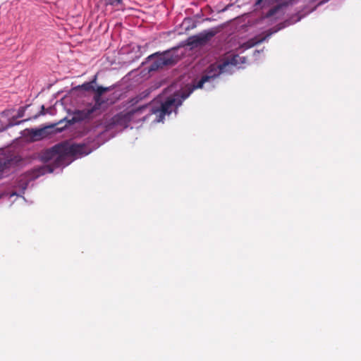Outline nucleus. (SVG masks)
I'll return each mask as SVG.
<instances>
[{"label":"nucleus","instance_id":"nucleus-1","mask_svg":"<svg viewBox=\"0 0 361 361\" xmlns=\"http://www.w3.org/2000/svg\"><path fill=\"white\" fill-rule=\"evenodd\" d=\"M215 75H203L201 79L193 85L192 88L183 92H177L173 95L168 97L164 101L159 102L156 101L149 106V112L151 114L155 115L154 121L156 122H163L166 115H170L173 111L176 113V110L183 102L186 99L195 89L202 88L203 85L210 80H214Z\"/></svg>","mask_w":361,"mask_h":361},{"label":"nucleus","instance_id":"nucleus-2","mask_svg":"<svg viewBox=\"0 0 361 361\" xmlns=\"http://www.w3.org/2000/svg\"><path fill=\"white\" fill-rule=\"evenodd\" d=\"M85 145L70 144L63 142L55 145L42 152L41 160L44 162H52L55 167L68 164L69 159L76 155H86Z\"/></svg>","mask_w":361,"mask_h":361},{"label":"nucleus","instance_id":"nucleus-3","mask_svg":"<svg viewBox=\"0 0 361 361\" xmlns=\"http://www.w3.org/2000/svg\"><path fill=\"white\" fill-rule=\"evenodd\" d=\"M147 107V106H142L127 112L123 111L114 115L109 121L106 126L107 128L112 129L114 127L126 128L129 126L134 114L142 111Z\"/></svg>","mask_w":361,"mask_h":361},{"label":"nucleus","instance_id":"nucleus-4","mask_svg":"<svg viewBox=\"0 0 361 361\" xmlns=\"http://www.w3.org/2000/svg\"><path fill=\"white\" fill-rule=\"evenodd\" d=\"M153 59L154 61L149 67V71H155L165 66L173 65L175 63L174 58L170 54L169 51L159 54V52L151 54L147 58V61Z\"/></svg>","mask_w":361,"mask_h":361},{"label":"nucleus","instance_id":"nucleus-5","mask_svg":"<svg viewBox=\"0 0 361 361\" xmlns=\"http://www.w3.org/2000/svg\"><path fill=\"white\" fill-rule=\"evenodd\" d=\"M218 31L216 29L204 30L200 33L191 36L188 38V44L192 47L202 46L209 42Z\"/></svg>","mask_w":361,"mask_h":361},{"label":"nucleus","instance_id":"nucleus-6","mask_svg":"<svg viewBox=\"0 0 361 361\" xmlns=\"http://www.w3.org/2000/svg\"><path fill=\"white\" fill-rule=\"evenodd\" d=\"M99 115L92 106L81 110H75L73 114L71 122L78 123L83 121L92 120Z\"/></svg>","mask_w":361,"mask_h":361},{"label":"nucleus","instance_id":"nucleus-7","mask_svg":"<svg viewBox=\"0 0 361 361\" xmlns=\"http://www.w3.org/2000/svg\"><path fill=\"white\" fill-rule=\"evenodd\" d=\"M112 90L111 87H102L99 86L95 89L94 92V94L93 96L94 104H90L89 106L94 108V109L100 114L101 108L103 104L106 103V101L102 97L104 93L109 92Z\"/></svg>","mask_w":361,"mask_h":361},{"label":"nucleus","instance_id":"nucleus-8","mask_svg":"<svg viewBox=\"0 0 361 361\" xmlns=\"http://www.w3.org/2000/svg\"><path fill=\"white\" fill-rule=\"evenodd\" d=\"M15 165V161L11 156L0 157V175L8 172Z\"/></svg>","mask_w":361,"mask_h":361},{"label":"nucleus","instance_id":"nucleus-9","mask_svg":"<svg viewBox=\"0 0 361 361\" xmlns=\"http://www.w3.org/2000/svg\"><path fill=\"white\" fill-rule=\"evenodd\" d=\"M244 57H241L239 55H233L230 59H228L219 66L220 72H224L226 68L229 65L236 66L240 63L244 62Z\"/></svg>","mask_w":361,"mask_h":361},{"label":"nucleus","instance_id":"nucleus-10","mask_svg":"<svg viewBox=\"0 0 361 361\" xmlns=\"http://www.w3.org/2000/svg\"><path fill=\"white\" fill-rule=\"evenodd\" d=\"M30 134L34 140H39L47 136V128L31 129Z\"/></svg>","mask_w":361,"mask_h":361},{"label":"nucleus","instance_id":"nucleus-11","mask_svg":"<svg viewBox=\"0 0 361 361\" xmlns=\"http://www.w3.org/2000/svg\"><path fill=\"white\" fill-rule=\"evenodd\" d=\"M106 6H111L114 8H119L123 5V0H103Z\"/></svg>","mask_w":361,"mask_h":361},{"label":"nucleus","instance_id":"nucleus-12","mask_svg":"<svg viewBox=\"0 0 361 361\" xmlns=\"http://www.w3.org/2000/svg\"><path fill=\"white\" fill-rule=\"evenodd\" d=\"M78 88L84 90L85 91H92V92H94L95 89L97 87H95L94 85H92L90 82H87L83 83L81 85H79L78 87Z\"/></svg>","mask_w":361,"mask_h":361},{"label":"nucleus","instance_id":"nucleus-13","mask_svg":"<svg viewBox=\"0 0 361 361\" xmlns=\"http://www.w3.org/2000/svg\"><path fill=\"white\" fill-rule=\"evenodd\" d=\"M277 9H278V7H275V8H273L270 9L269 11L267 13V16H273L276 13V11H277Z\"/></svg>","mask_w":361,"mask_h":361},{"label":"nucleus","instance_id":"nucleus-14","mask_svg":"<svg viewBox=\"0 0 361 361\" xmlns=\"http://www.w3.org/2000/svg\"><path fill=\"white\" fill-rule=\"evenodd\" d=\"M97 79V75H94V78H93L91 81H90V82L92 85H94V84H95V83H96Z\"/></svg>","mask_w":361,"mask_h":361},{"label":"nucleus","instance_id":"nucleus-15","mask_svg":"<svg viewBox=\"0 0 361 361\" xmlns=\"http://www.w3.org/2000/svg\"><path fill=\"white\" fill-rule=\"evenodd\" d=\"M41 109H42V110H41V111H40V114H41V115H44V114H45V113H44V109H45L44 106V105H42V107H41Z\"/></svg>","mask_w":361,"mask_h":361},{"label":"nucleus","instance_id":"nucleus-16","mask_svg":"<svg viewBox=\"0 0 361 361\" xmlns=\"http://www.w3.org/2000/svg\"><path fill=\"white\" fill-rule=\"evenodd\" d=\"M137 102H138V99H137V98L133 99L130 101V102H131L132 104H135V103H137Z\"/></svg>","mask_w":361,"mask_h":361},{"label":"nucleus","instance_id":"nucleus-17","mask_svg":"<svg viewBox=\"0 0 361 361\" xmlns=\"http://www.w3.org/2000/svg\"><path fill=\"white\" fill-rule=\"evenodd\" d=\"M6 129V128H4V127H0V133L5 130Z\"/></svg>","mask_w":361,"mask_h":361},{"label":"nucleus","instance_id":"nucleus-18","mask_svg":"<svg viewBox=\"0 0 361 361\" xmlns=\"http://www.w3.org/2000/svg\"><path fill=\"white\" fill-rule=\"evenodd\" d=\"M23 116V114L22 113H18V117H22Z\"/></svg>","mask_w":361,"mask_h":361}]
</instances>
